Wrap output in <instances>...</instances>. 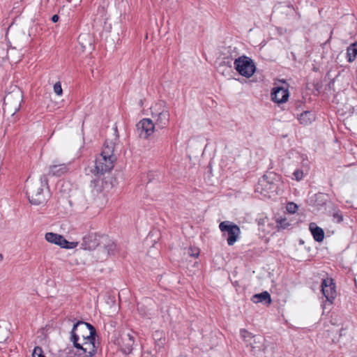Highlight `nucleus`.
<instances>
[{
    "label": "nucleus",
    "instance_id": "1",
    "mask_svg": "<svg viewBox=\"0 0 357 357\" xmlns=\"http://www.w3.org/2000/svg\"><path fill=\"white\" fill-rule=\"evenodd\" d=\"M97 333L95 327L89 323L78 321L73 325L70 332V340L75 347H79L78 342L80 337L82 340H96Z\"/></svg>",
    "mask_w": 357,
    "mask_h": 357
},
{
    "label": "nucleus",
    "instance_id": "2",
    "mask_svg": "<svg viewBox=\"0 0 357 357\" xmlns=\"http://www.w3.org/2000/svg\"><path fill=\"white\" fill-rule=\"evenodd\" d=\"M151 116L156 128H166L169 122L170 113L163 101L156 102L151 107Z\"/></svg>",
    "mask_w": 357,
    "mask_h": 357
},
{
    "label": "nucleus",
    "instance_id": "3",
    "mask_svg": "<svg viewBox=\"0 0 357 357\" xmlns=\"http://www.w3.org/2000/svg\"><path fill=\"white\" fill-rule=\"evenodd\" d=\"M48 185V179L46 175H42L40 178V183L27 184L26 195L31 204L39 205L45 200L43 187Z\"/></svg>",
    "mask_w": 357,
    "mask_h": 357
},
{
    "label": "nucleus",
    "instance_id": "4",
    "mask_svg": "<svg viewBox=\"0 0 357 357\" xmlns=\"http://www.w3.org/2000/svg\"><path fill=\"white\" fill-rule=\"evenodd\" d=\"M234 65L236 70L241 75L247 78L252 77L256 71V66L253 60L245 55L236 59Z\"/></svg>",
    "mask_w": 357,
    "mask_h": 357
},
{
    "label": "nucleus",
    "instance_id": "5",
    "mask_svg": "<svg viewBox=\"0 0 357 357\" xmlns=\"http://www.w3.org/2000/svg\"><path fill=\"white\" fill-rule=\"evenodd\" d=\"M23 101L22 93L20 91L8 93L4 98V111L14 115L20 111Z\"/></svg>",
    "mask_w": 357,
    "mask_h": 357
},
{
    "label": "nucleus",
    "instance_id": "6",
    "mask_svg": "<svg viewBox=\"0 0 357 357\" xmlns=\"http://www.w3.org/2000/svg\"><path fill=\"white\" fill-rule=\"evenodd\" d=\"M135 342V336L134 332H123L114 340V344L119 347L121 351L125 354L132 353Z\"/></svg>",
    "mask_w": 357,
    "mask_h": 357
},
{
    "label": "nucleus",
    "instance_id": "7",
    "mask_svg": "<svg viewBox=\"0 0 357 357\" xmlns=\"http://www.w3.org/2000/svg\"><path fill=\"white\" fill-rule=\"evenodd\" d=\"M219 228L224 235H227V244L233 245L241 234L239 227L230 221H223L219 225Z\"/></svg>",
    "mask_w": 357,
    "mask_h": 357
},
{
    "label": "nucleus",
    "instance_id": "8",
    "mask_svg": "<svg viewBox=\"0 0 357 357\" xmlns=\"http://www.w3.org/2000/svg\"><path fill=\"white\" fill-rule=\"evenodd\" d=\"M250 345L251 351L257 357H271L273 353V346L265 345L264 339L261 336L255 337L253 343L250 342Z\"/></svg>",
    "mask_w": 357,
    "mask_h": 357
},
{
    "label": "nucleus",
    "instance_id": "9",
    "mask_svg": "<svg viewBox=\"0 0 357 357\" xmlns=\"http://www.w3.org/2000/svg\"><path fill=\"white\" fill-rule=\"evenodd\" d=\"M115 161V160L107 158L105 155H99L95 160V169L93 170V173L96 175H102L111 171L114 166Z\"/></svg>",
    "mask_w": 357,
    "mask_h": 357
},
{
    "label": "nucleus",
    "instance_id": "10",
    "mask_svg": "<svg viewBox=\"0 0 357 357\" xmlns=\"http://www.w3.org/2000/svg\"><path fill=\"white\" fill-rule=\"evenodd\" d=\"M137 129L140 138L147 139L153 133L156 127L152 119L145 118L137 124Z\"/></svg>",
    "mask_w": 357,
    "mask_h": 357
},
{
    "label": "nucleus",
    "instance_id": "11",
    "mask_svg": "<svg viewBox=\"0 0 357 357\" xmlns=\"http://www.w3.org/2000/svg\"><path fill=\"white\" fill-rule=\"evenodd\" d=\"M321 291L326 297V301L330 303H333L336 298L337 292L335 289V283L332 278H327L322 280Z\"/></svg>",
    "mask_w": 357,
    "mask_h": 357
},
{
    "label": "nucleus",
    "instance_id": "12",
    "mask_svg": "<svg viewBox=\"0 0 357 357\" xmlns=\"http://www.w3.org/2000/svg\"><path fill=\"white\" fill-rule=\"evenodd\" d=\"M100 236L96 233H89L82 238L81 247L84 250H94L100 244Z\"/></svg>",
    "mask_w": 357,
    "mask_h": 357
},
{
    "label": "nucleus",
    "instance_id": "13",
    "mask_svg": "<svg viewBox=\"0 0 357 357\" xmlns=\"http://www.w3.org/2000/svg\"><path fill=\"white\" fill-rule=\"evenodd\" d=\"M95 341L96 340H84L79 343V347L75 348L82 351L81 354H84V357H93L97 351Z\"/></svg>",
    "mask_w": 357,
    "mask_h": 357
},
{
    "label": "nucleus",
    "instance_id": "14",
    "mask_svg": "<svg viewBox=\"0 0 357 357\" xmlns=\"http://www.w3.org/2000/svg\"><path fill=\"white\" fill-rule=\"evenodd\" d=\"M289 98V91L282 86L274 87L271 92V98L273 101L277 103H283L287 101Z\"/></svg>",
    "mask_w": 357,
    "mask_h": 357
},
{
    "label": "nucleus",
    "instance_id": "15",
    "mask_svg": "<svg viewBox=\"0 0 357 357\" xmlns=\"http://www.w3.org/2000/svg\"><path fill=\"white\" fill-rule=\"evenodd\" d=\"M276 175L270 173L263 176L259 181V185L266 188L269 191H274L275 188Z\"/></svg>",
    "mask_w": 357,
    "mask_h": 357
},
{
    "label": "nucleus",
    "instance_id": "16",
    "mask_svg": "<svg viewBox=\"0 0 357 357\" xmlns=\"http://www.w3.org/2000/svg\"><path fill=\"white\" fill-rule=\"evenodd\" d=\"M68 171L66 164L53 165L50 166L48 172L45 174L47 176H61Z\"/></svg>",
    "mask_w": 357,
    "mask_h": 357
},
{
    "label": "nucleus",
    "instance_id": "17",
    "mask_svg": "<svg viewBox=\"0 0 357 357\" xmlns=\"http://www.w3.org/2000/svg\"><path fill=\"white\" fill-rule=\"evenodd\" d=\"M78 43L82 52L90 51L93 49V38L89 34H80Z\"/></svg>",
    "mask_w": 357,
    "mask_h": 357
},
{
    "label": "nucleus",
    "instance_id": "18",
    "mask_svg": "<svg viewBox=\"0 0 357 357\" xmlns=\"http://www.w3.org/2000/svg\"><path fill=\"white\" fill-rule=\"evenodd\" d=\"M47 241L59 245L63 248V245L67 243V240L62 236L53 232H47L45 234Z\"/></svg>",
    "mask_w": 357,
    "mask_h": 357
},
{
    "label": "nucleus",
    "instance_id": "19",
    "mask_svg": "<svg viewBox=\"0 0 357 357\" xmlns=\"http://www.w3.org/2000/svg\"><path fill=\"white\" fill-rule=\"evenodd\" d=\"M114 147H115L114 142H113L111 140L107 139L105 142L102 152L100 155H102V156L105 155L107 158H109L116 160V157L114 154Z\"/></svg>",
    "mask_w": 357,
    "mask_h": 357
},
{
    "label": "nucleus",
    "instance_id": "20",
    "mask_svg": "<svg viewBox=\"0 0 357 357\" xmlns=\"http://www.w3.org/2000/svg\"><path fill=\"white\" fill-rule=\"evenodd\" d=\"M309 229L313 236L314 239L317 242H321L324 238V231L323 229L318 227L316 223L311 222L309 225Z\"/></svg>",
    "mask_w": 357,
    "mask_h": 357
},
{
    "label": "nucleus",
    "instance_id": "21",
    "mask_svg": "<svg viewBox=\"0 0 357 357\" xmlns=\"http://www.w3.org/2000/svg\"><path fill=\"white\" fill-rule=\"evenodd\" d=\"M251 301L255 303H264L269 305L271 303V298L268 291H264L252 296Z\"/></svg>",
    "mask_w": 357,
    "mask_h": 357
},
{
    "label": "nucleus",
    "instance_id": "22",
    "mask_svg": "<svg viewBox=\"0 0 357 357\" xmlns=\"http://www.w3.org/2000/svg\"><path fill=\"white\" fill-rule=\"evenodd\" d=\"M298 119L301 124L307 126L314 121L315 116L312 112L305 111L300 114Z\"/></svg>",
    "mask_w": 357,
    "mask_h": 357
},
{
    "label": "nucleus",
    "instance_id": "23",
    "mask_svg": "<svg viewBox=\"0 0 357 357\" xmlns=\"http://www.w3.org/2000/svg\"><path fill=\"white\" fill-rule=\"evenodd\" d=\"M357 56V43L351 44L347 49V58L349 63L353 62Z\"/></svg>",
    "mask_w": 357,
    "mask_h": 357
},
{
    "label": "nucleus",
    "instance_id": "24",
    "mask_svg": "<svg viewBox=\"0 0 357 357\" xmlns=\"http://www.w3.org/2000/svg\"><path fill=\"white\" fill-rule=\"evenodd\" d=\"M240 335L244 341L249 342L252 339H255L257 336H254L251 333L248 331L246 329L242 328L240 331Z\"/></svg>",
    "mask_w": 357,
    "mask_h": 357
},
{
    "label": "nucleus",
    "instance_id": "25",
    "mask_svg": "<svg viewBox=\"0 0 357 357\" xmlns=\"http://www.w3.org/2000/svg\"><path fill=\"white\" fill-rule=\"evenodd\" d=\"M116 247V246L115 243L113 241L109 240L107 243L105 245L104 249L107 251V255H110L114 253Z\"/></svg>",
    "mask_w": 357,
    "mask_h": 357
},
{
    "label": "nucleus",
    "instance_id": "26",
    "mask_svg": "<svg viewBox=\"0 0 357 357\" xmlns=\"http://www.w3.org/2000/svg\"><path fill=\"white\" fill-rule=\"evenodd\" d=\"M276 224H277V227L278 229H287L289 225L290 224L287 222V220L286 218H278L276 220Z\"/></svg>",
    "mask_w": 357,
    "mask_h": 357
},
{
    "label": "nucleus",
    "instance_id": "27",
    "mask_svg": "<svg viewBox=\"0 0 357 357\" xmlns=\"http://www.w3.org/2000/svg\"><path fill=\"white\" fill-rule=\"evenodd\" d=\"M333 221L336 223H340L343 221V215L340 210H335L333 215Z\"/></svg>",
    "mask_w": 357,
    "mask_h": 357
},
{
    "label": "nucleus",
    "instance_id": "28",
    "mask_svg": "<svg viewBox=\"0 0 357 357\" xmlns=\"http://www.w3.org/2000/svg\"><path fill=\"white\" fill-rule=\"evenodd\" d=\"M33 357H45L41 347H36L32 353Z\"/></svg>",
    "mask_w": 357,
    "mask_h": 357
},
{
    "label": "nucleus",
    "instance_id": "29",
    "mask_svg": "<svg viewBox=\"0 0 357 357\" xmlns=\"http://www.w3.org/2000/svg\"><path fill=\"white\" fill-rule=\"evenodd\" d=\"M54 92L58 96L62 95L63 90L60 82H57L54 84Z\"/></svg>",
    "mask_w": 357,
    "mask_h": 357
},
{
    "label": "nucleus",
    "instance_id": "30",
    "mask_svg": "<svg viewBox=\"0 0 357 357\" xmlns=\"http://www.w3.org/2000/svg\"><path fill=\"white\" fill-rule=\"evenodd\" d=\"M293 175L296 181H301L303 178V172L300 169L295 170Z\"/></svg>",
    "mask_w": 357,
    "mask_h": 357
},
{
    "label": "nucleus",
    "instance_id": "31",
    "mask_svg": "<svg viewBox=\"0 0 357 357\" xmlns=\"http://www.w3.org/2000/svg\"><path fill=\"white\" fill-rule=\"evenodd\" d=\"M297 208V205L293 202L289 203L287 206V211L291 213H295Z\"/></svg>",
    "mask_w": 357,
    "mask_h": 357
},
{
    "label": "nucleus",
    "instance_id": "32",
    "mask_svg": "<svg viewBox=\"0 0 357 357\" xmlns=\"http://www.w3.org/2000/svg\"><path fill=\"white\" fill-rule=\"evenodd\" d=\"M77 245H78L77 242H69L67 241V243L63 245V248L73 249V248H76Z\"/></svg>",
    "mask_w": 357,
    "mask_h": 357
},
{
    "label": "nucleus",
    "instance_id": "33",
    "mask_svg": "<svg viewBox=\"0 0 357 357\" xmlns=\"http://www.w3.org/2000/svg\"><path fill=\"white\" fill-rule=\"evenodd\" d=\"M59 17L58 15H54L52 17V21L53 22H57L59 21Z\"/></svg>",
    "mask_w": 357,
    "mask_h": 357
},
{
    "label": "nucleus",
    "instance_id": "34",
    "mask_svg": "<svg viewBox=\"0 0 357 357\" xmlns=\"http://www.w3.org/2000/svg\"><path fill=\"white\" fill-rule=\"evenodd\" d=\"M192 257H197L199 256V251L197 250H195V252H192V254H190Z\"/></svg>",
    "mask_w": 357,
    "mask_h": 357
},
{
    "label": "nucleus",
    "instance_id": "35",
    "mask_svg": "<svg viewBox=\"0 0 357 357\" xmlns=\"http://www.w3.org/2000/svg\"><path fill=\"white\" fill-rule=\"evenodd\" d=\"M225 64H226V61H224V62L220 63V67H219V70H218L220 72L221 68L223 67Z\"/></svg>",
    "mask_w": 357,
    "mask_h": 357
},
{
    "label": "nucleus",
    "instance_id": "36",
    "mask_svg": "<svg viewBox=\"0 0 357 357\" xmlns=\"http://www.w3.org/2000/svg\"><path fill=\"white\" fill-rule=\"evenodd\" d=\"M227 66L228 67V70L230 71L231 68V66L229 61L227 62Z\"/></svg>",
    "mask_w": 357,
    "mask_h": 357
},
{
    "label": "nucleus",
    "instance_id": "37",
    "mask_svg": "<svg viewBox=\"0 0 357 357\" xmlns=\"http://www.w3.org/2000/svg\"><path fill=\"white\" fill-rule=\"evenodd\" d=\"M3 259V256L2 254H0V261H2Z\"/></svg>",
    "mask_w": 357,
    "mask_h": 357
},
{
    "label": "nucleus",
    "instance_id": "38",
    "mask_svg": "<svg viewBox=\"0 0 357 357\" xmlns=\"http://www.w3.org/2000/svg\"><path fill=\"white\" fill-rule=\"evenodd\" d=\"M105 185H107V187H109V185H111V183H108L107 181L105 182Z\"/></svg>",
    "mask_w": 357,
    "mask_h": 357
},
{
    "label": "nucleus",
    "instance_id": "39",
    "mask_svg": "<svg viewBox=\"0 0 357 357\" xmlns=\"http://www.w3.org/2000/svg\"><path fill=\"white\" fill-rule=\"evenodd\" d=\"M72 0H68V2H70Z\"/></svg>",
    "mask_w": 357,
    "mask_h": 357
}]
</instances>
